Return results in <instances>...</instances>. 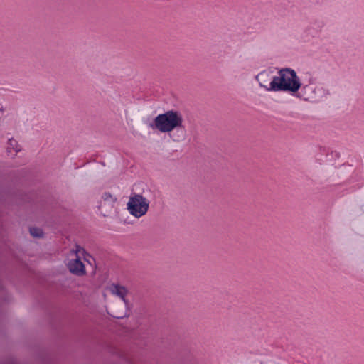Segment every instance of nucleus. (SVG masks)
<instances>
[{
	"label": "nucleus",
	"mask_w": 364,
	"mask_h": 364,
	"mask_svg": "<svg viewBox=\"0 0 364 364\" xmlns=\"http://www.w3.org/2000/svg\"><path fill=\"white\" fill-rule=\"evenodd\" d=\"M259 85L267 91H283L294 94L301 88V83L293 69L282 68L278 72V75L272 78L269 87L263 85L261 82H259Z\"/></svg>",
	"instance_id": "1"
},
{
	"label": "nucleus",
	"mask_w": 364,
	"mask_h": 364,
	"mask_svg": "<svg viewBox=\"0 0 364 364\" xmlns=\"http://www.w3.org/2000/svg\"><path fill=\"white\" fill-rule=\"evenodd\" d=\"M183 119L181 112L176 110H168L155 117L150 127L161 132H171L176 129L183 128Z\"/></svg>",
	"instance_id": "2"
},
{
	"label": "nucleus",
	"mask_w": 364,
	"mask_h": 364,
	"mask_svg": "<svg viewBox=\"0 0 364 364\" xmlns=\"http://www.w3.org/2000/svg\"><path fill=\"white\" fill-rule=\"evenodd\" d=\"M129 213L139 218L148 212L149 203L141 194L133 193L127 204Z\"/></svg>",
	"instance_id": "3"
},
{
	"label": "nucleus",
	"mask_w": 364,
	"mask_h": 364,
	"mask_svg": "<svg viewBox=\"0 0 364 364\" xmlns=\"http://www.w3.org/2000/svg\"><path fill=\"white\" fill-rule=\"evenodd\" d=\"M67 267L69 272L77 277H82L86 274V269L85 264L80 260L79 256L75 259H70L67 264Z\"/></svg>",
	"instance_id": "4"
},
{
	"label": "nucleus",
	"mask_w": 364,
	"mask_h": 364,
	"mask_svg": "<svg viewBox=\"0 0 364 364\" xmlns=\"http://www.w3.org/2000/svg\"><path fill=\"white\" fill-rule=\"evenodd\" d=\"M109 290L112 294L116 295L122 299L124 303L125 306L127 305L126 296L127 295L128 291L124 287L113 284L110 286Z\"/></svg>",
	"instance_id": "5"
},
{
	"label": "nucleus",
	"mask_w": 364,
	"mask_h": 364,
	"mask_svg": "<svg viewBox=\"0 0 364 364\" xmlns=\"http://www.w3.org/2000/svg\"><path fill=\"white\" fill-rule=\"evenodd\" d=\"M102 198L103 200V204H101L100 207L107 204L108 205H110L111 208H113L117 202V198L108 192L104 193L102 196Z\"/></svg>",
	"instance_id": "6"
},
{
	"label": "nucleus",
	"mask_w": 364,
	"mask_h": 364,
	"mask_svg": "<svg viewBox=\"0 0 364 364\" xmlns=\"http://www.w3.org/2000/svg\"><path fill=\"white\" fill-rule=\"evenodd\" d=\"M30 233L34 237H42L43 236V232L41 228L33 227L30 228Z\"/></svg>",
	"instance_id": "7"
},
{
	"label": "nucleus",
	"mask_w": 364,
	"mask_h": 364,
	"mask_svg": "<svg viewBox=\"0 0 364 364\" xmlns=\"http://www.w3.org/2000/svg\"><path fill=\"white\" fill-rule=\"evenodd\" d=\"M110 314L114 317V318H122L123 317H124L126 315H127V312L126 311H117V310H114V309H112V312L110 313Z\"/></svg>",
	"instance_id": "8"
},
{
	"label": "nucleus",
	"mask_w": 364,
	"mask_h": 364,
	"mask_svg": "<svg viewBox=\"0 0 364 364\" xmlns=\"http://www.w3.org/2000/svg\"><path fill=\"white\" fill-rule=\"evenodd\" d=\"M9 147L8 148L9 152L10 151V149H11V147H12V149H14L15 150L16 152H18L20 151V149H18L17 146V141L16 140L9 139Z\"/></svg>",
	"instance_id": "9"
},
{
	"label": "nucleus",
	"mask_w": 364,
	"mask_h": 364,
	"mask_svg": "<svg viewBox=\"0 0 364 364\" xmlns=\"http://www.w3.org/2000/svg\"><path fill=\"white\" fill-rule=\"evenodd\" d=\"M82 250V247L80 245L75 246V250H73V252L76 255V256H78L77 254L80 252V251Z\"/></svg>",
	"instance_id": "10"
},
{
	"label": "nucleus",
	"mask_w": 364,
	"mask_h": 364,
	"mask_svg": "<svg viewBox=\"0 0 364 364\" xmlns=\"http://www.w3.org/2000/svg\"><path fill=\"white\" fill-rule=\"evenodd\" d=\"M264 76V74L261 73L259 75H258L257 77H256V79L259 81V79L260 78H262V77Z\"/></svg>",
	"instance_id": "11"
}]
</instances>
